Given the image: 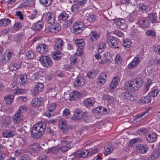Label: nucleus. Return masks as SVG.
<instances>
[{
  "label": "nucleus",
  "mask_w": 160,
  "mask_h": 160,
  "mask_svg": "<svg viewBox=\"0 0 160 160\" xmlns=\"http://www.w3.org/2000/svg\"><path fill=\"white\" fill-rule=\"evenodd\" d=\"M26 55L28 58L30 59H32L34 58L35 56L34 52L31 50L27 52Z\"/></svg>",
  "instance_id": "nucleus-54"
},
{
  "label": "nucleus",
  "mask_w": 160,
  "mask_h": 160,
  "mask_svg": "<svg viewBox=\"0 0 160 160\" xmlns=\"http://www.w3.org/2000/svg\"><path fill=\"white\" fill-rule=\"evenodd\" d=\"M71 143L70 141H62L60 145L49 149V152L56 154L60 150L62 152H66L71 148Z\"/></svg>",
  "instance_id": "nucleus-3"
},
{
  "label": "nucleus",
  "mask_w": 160,
  "mask_h": 160,
  "mask_svg": "<svg viewBox=\"0 0 160 160\" xmlns=\"http://www.w3.org/2000/svg\"><path fill=\"white\" fill-rule=\"evenodd\" d=\"M37 51L41 53L45 54L48 50L47 45L44 44H40L37 48Z\"/></svg>",
  "instance_id": "nucleus-15"
},
{
  "label": "nucleus",
  "mask_w": 160,
  "mask_h": 160,
  "mask_svg": "<svg viewBox=\"0 0 160 160\" xmlns=\"http://www.w3.org/2000/svg\"><path fill=\"white\" fill-rule=\"evenodd\" d=\"M45 17L46 21L48 23H53L55 21V15L53 12H48L46 13Z\"/></svg>",
  "instance_id": "nucleus-7"
},
{
  "label": "nucleus",
  "mask_w": 160,
  "mask_h": 160,
  "mask_svg": "<svg viewBox=\"0 0 160 160\" xmlns=\"http://www.w3.org/2000/svg\"><path fill=\"white\" fill-rule=\"evenodd\" d=\"M50 28V32L56 33L61 29V28L59 24L57 23L54 25L51 26Z\"/></svg>",
  "instance_id": "nucleus-29"
},
{
  "label": "nucleus",
  "mask_w": 160,
  "mask_h": 160,
  "mask_svg": "<svg viewBox=\"0 0 160 160\" xmlns=\"http://www.w3.org/2000/svg\"><path fill=\"white\" fill-rule=\"evenodd\" d=\"M14 98V96L11 95L5 97L4 100L7 104H10L12 103Z\"/></svg>",
  "instance_id": "nucleus-37"
},
{
  "label": "nucleus",
  "mask_w": 160,
  "mask_h": 160,
  "mask_svg": "<svg viewBox=\"0 0 160 160\" xmlns=\"http://www.w3.org/2000/svg\"><path fill=\"white\" fill-rule=\"evenodd\" d=\"M2 57V61L3 63H6L9 62L10 59L6 53L4 54Z\"/></svg>",
  "instance_id": "nucleus-63"
},
{
  "label": "nucleus",
  "mask_w": 160,
  "mask_h": 160,
  "mask_svg": "<svg viewBox=\"0 0 160 160\" xmlns=\"http://www.w3.org/2000/svg\"><path fill=\"white\" fill-rule=\"evenodd\" d=\"M27 109L25 106H22L20 107L18 110L12 116V120L15 123H18L22 120L23 118L22 114L24 111L26 110Z\"/></svg>",
  "instance_id": "nucleus-4"
},
{
  "label": "nucleus",
  "mask_w": 160,
  "mask_h": 160,
  "mask_svg": "<svg viewBox=\"0 0 160 160\" xmlns=\"http://www.w3.org/2000/svg\"><path fill=\"white\" fill-rule=\"evenodd\" d=\"M11 22V20L8 18H5L0 20V26H8Z\"/></svg>",
  "instance_id": "nucleus-38"
},
{
  "label": "nucleus",
  "mask_w": 160,
  "mask_h": 160,
  "mask_svg": "<svg viewBox=\"0 0 160 160\" xmlns=\"http://www.w3.org/2000/svg\"><path fill=\"white\" fill-rule=\"evenodd\" d=\"M68 19L65 21L64 23L65 25H66L67 27H70L73 22L72 18H69Z\"/></svg>",
  "instance_id": "nucleus-59"
},
{
  "label": "nucleus",
  "mask_w": 160,
  "mask_h": 160,
  "mask_svg": "<svg viewBox=\"0 0 160 160\" xmlns=\"http://www.w3.org/2000/svg\"><path fill=\"white\" fill-rule=\"evenodd\" d=\"M80 95L79 92L77 91H73L69 94L70 99L72 100H73L75 99L78 98Z\"/></svg>",
  "instance_id": "nucleus-36"
},
{
  "label": "nucleus",
  "mask_w": 160,
  "mask_h": 160,
  "mask_svg": "<svg viewBox=\"0 0 160 160\" xmlns=\"http://www.w3.org/2000/svg\"><path fill=\"white\" fill-rule=\"evenodd\" d=\"M159 91L158 89H155L149 92L148 94V96L149 97H154L157 96V95L158 94Z\"/></svg>",
  "instance_id": "nucleus-48"
},
{
  "label": "nucleus",
  "mask_w": 160,
  "mask_h": 160,
  "mask_svg": "<svg viewBox=\"0 0 160 160\" xmlns=\"http://www.w3.org/2000/svg\"><path fill=\"white\" fill-rule=\"evenodd\" d=\"M23 90L19 88H16L13 90V93L14 95L22 93Z\"/></svg>",
  "instance_id": "nucleus-62"
},
{
  "label": "nucleus",
  "mask_w": 160,
  "mask_h": 160,
  "mask_svg": "<svg viewBox=\"0 0 160 160\" xmlns=\"http://www.w3.org/2000/svg\"><path fill=\"white\" fill-rule=\"evenodd\" d=\"M143 83L142 79L138 78L126 81L124 84V87L125 89L132 91L138 90L142 85Z\"/></svg>",
  "instance_id": "nucleus-2"
},
{
  "label": "nucleus",
  "mask_w": 160,
  "mask_h": 160,
  "mask_svg": "<svg viewBox=\"0 0 160 160\" xmlns=\"http://www.w3.org/2000/svg\"><path fill=\"white\" fill-rule=\"evenodd\" d=\"M30 148L33 152L38 153L40 152L41 148L38 143H34L30 145Z\"/></svg>",
  "instance_id": "nucleus-22"
},
{
  "label": "nucleus",
  "mask_w": 160,
  "mask_h": 160,
  "mask_svg": "<svg viewBox=\"0 0 160 160\" xmlns=\"http://www.w3.org/2000/svg\"><path fill=\"white\" fill-rule=\"evenodd\" d=\"M122 97L124 99H126L128 100L132 101L133 100V95L128 92H124L121 94Z\"/></svg>",
  "instance_id": "nucleus-17"
},
{
  "label": "nucleus",
  "mask_w": 160,
  "mask_h": 160,
  "mask_svg": "<svg viewBox=\"0 0 160 160\" xmlns=\"http://www.w3.org/2000/svg\"><path fill=\"white\" fill-rule=\"evenodd\" d=\"M138 7L139 9L142 11H144L146 12L149 11L150 10V7L148 6H145L143 3H140L138 5Z\"/></svg>",
  "instance_id": "nucleus-41"
},
{
  "label": "nucleus",
  "mask_w": 160,
  "mask_h": 160,
  "mask_svg": "<svg viewBox=\"0 0 160 160\" xmlns=\"http://www.w3.org/2000/svg\"><path fill=\"white\" fill-rule=\"evenodd\" d=\"M82 6V5H79L76 3H74V4L72 7V11L73 12L76 13L79 10L80 7Z\"/></svg>",
  "instance_id": "nucleus-47"
},
{
  "label": "nucleus",
  "mask_w": 160,
  "mask_h": 160,
  "mask_svg": "<svg viewBox=\"0 0 160 160\" xmlns=\"http://www.w3.org/2000/svg\"><path fill=\"white\" fill-rule=\"evenodd\" d=\"M20 67L19 64H11L9 67L10 70L12 71H16Z\"/></svg>",
  "instance_id": "nucleus-53"
},
{
  "label": "nucleus",
  "mask_w": 160,
  "mask_h": 160,
  "mask_svg": "<svg viewBox=\"0 0 160 160\" xmlns=\"http://www.w3.org/2000/svg\"><path fill=\"white\" fill-rule=\"evenodd\" d=\"M43 22L42 21H39L37 23L33 24L32 28L35 31H39L42 27Z\"/></svg>",
  "instance_id": "nucleus-27"
},
{
  "label": "nucleus",
  "mask_w": 160,
  "mask_h": 160,
  "mask_svg": "<svg viewBox=\"0 0 160 160\" xmlns=\"http://www.w3.org/2000/svg\"><path fill=\"white\" fill-rule=\"evenodd\" d=\"M91 40L93 41L97 40L99 38L100 34L97 32L93 31L91 32L89 35Z\"/></svg>",
  "instance_id": "nucleus-24"
},
{
  "label": "nucleus",
  "mask_w": 160,
  "mask_h": 160,
  "mask_svg": "<svg viewBox=\"0 0 160 160\" xmlns=\"http://www.w3.org/2000/svg\"><path fill=\"white\" fill-rule=\"evenodd\" d=\"M145 33L148 36L150 37L153 38H155L156 37V32L152 30H146Z\"/></svg>",
  "instance_id": "nucleus-43"
},
{
  "label": "nucleus",
  "mask_w": 160,
  "mask_h": 160,
  "mask_svg": "<svg viewBox=\"0 0 160 160\" xmlns=\"http://www.w3.org/2000/svg\"><path fill=\"white\" fill-rule=\"evenodd\" d=\"M88 154V152L86 149L79 150L74 154V157L76 158L86 157Z\"/></svg>",
  "instance_id": "nucleus-12"
},
{
  "label": "nucleus",
  "mask_w": 160,
  "mask_h": 160,
  "mask_svg": "<svg viewBox=\"0 0 160 160\" xmlns=\"http://www.w3.org/2000/svg\"><path fill=\"white\" fill-rule=\"evenodd\" d=\"M152 84V83L150 80H148L147 82L145 83L144 85L145 87V90L146 92L148 91L150 87Z\"/></svg>",
  "instance_id": "nucleus-58"
},
{
  "label": "nucleus",
  "mask_w": 160,
  "mask_h": 160,
  "mask_svg": "<svg viewBox=\"0 0 160 160\" xmlns=\"http://www.w3.org/2000/svg\"><path fill=\"white\" fill-rule=\"evenodd\" d=\"M99 82L100 84H104L107 78V75L104 73H101L98 76Z\"/></svg>",
  "instance_id": "nucleus-31"
},
{
  "label": "nucleus",
  "mask_w": 160,
  "mask_h": 160,
  "mask_svg": "<svg viewBox=\"0 0 160 160\" xmlns=\"http://www.w3.org/2000/svg\"><path fill=\"white\" fill-rule=\"evenodd\" d=\"M148 17L149 20L152 23L156 22L157 17L156 14L154 13H150L148 15Z\"/></svg>",
  "instance_id": "nucleus-42"
},
{
  "label": "nucleus",
  "mask_w": 160,
  "mask_h": 160,
  "mask_svg": "<svg viewBox=\"0 0 160 160\" xmlns=\"http://www.w3.org/2000/svg\"><path fill=\"white\" fill-rule=\"evenodd\" d=\"M131 41L128 39H125L123 40L122 45L124 47L129 48L131 46Z\"/></svg>",
  "instance_id": "nucleus-51"
},
{
  "label": "nucleus",
  "mask_w": 160,
  "mask_h": 160,
  "mask_svg": "<svg viewBox=\"0 0 160 160\" xmlns=\"http://www.w3.org/2000/svg\"><path fill=\"white\" fill-rule=\"evenodd\" d=\"M2 122L5 125H8L11 123V117L5 116L2 118Z\"/></svg>",
  "instance_id": "nucleus-46"
},
{
  "label": "nucleus",
  "mask_w": 160,
  "mask_h": 160,
  "mask_svg": "<svg viewBox=\"0 0 160 160\" xmlns=\"http://www.w3.org/2000/svg\"><path fill=\"white\" fill-rule=\"evenodd\" d=\"M148 110H146L144 112H143L141 114H138L135 116L136 120L137 121H139L141 119L143 118H142L143 116L145 115V116H147L148 115Z\"/></svg>",
  "instance_id": "nucleus-45"
},
{
  "label": "nucleus",
  "mask_w": 160,
  "mask_h": 160,
  "mask_svg": "<svg viewBox=\"0 0 160 160\" xmlns=\"http://www.w3.org/2000/svg\"><path fill=\"white\" fill-rule=\"evenodd\" d=\"M75 44L76 46L79 48H82L85 45L83 39H77L75 41Z\"/></svg>",
  "instance_id": "nucleus-44"
},
{
  "label": "nucleus",
  "mask_w": 160,
  "mask_h": 160,
  "mask_svg": "<svg viewBox=\"0 0 160 160\" xmlns=\"http://www.w3.org/2000/svg\"><path fill=\"white\" fill-rule=\"evenodd\" d=\"M124 20L122 19H117L114 20V22L117 27L123 30L125 28L126 25Z\"/></svg>",
  "instance_id": "nucleus-13"
},
{
  "label": "nucleus",
  "mask_w": 160,
  "mask_h": 160,
  "mask_svg": "<svg viewBox=\"0 0 160 160\" xmlns=\"http://www.w3.org/2000/svg\"><path fill=\"white\" fill-rule=\"evenodd\" d=\"M64 42L60 38H58L56 40L54 49L56 50H60L62 49L63 46Z\"/></svg>",
  "instance_id": "nucleus-21"
},
{
  "label": "nucleus",
  "mask_w": 160,
  "mask_h": 160,
  "mask_svg": "<svg viewBox=\"0 0 160 160\" xmlns=\"http://www.w3.org/2000/svg\"><path fill=\"white\" fill-rule=\"evenodd\" d=\"M106 44L105 43L102 42L99 43L98 46V51L99 52H102Z\"/></svg>",
  "instance_id": "nucleus-60"
},
{
  "label": "nucleus",
  "mask_w": 160,
  "mask_h": 160,
  "mask_svg": "<svg viewBox=\"0 0 160 160\" xmlns=\"http://www.w3.org/2000/svg\"><path fill=\"white\" fill-rule=\"evenodd\" d=\"M96 19V17L93 14H88L86 16V19L90 22H94Z\"/></svg>",
  "instance_id": "nucleus-49"
},
{
  "label": "nucleus",
  "mask_w": 160,
  "mask_h": 160,
  "mask_svg": "<svg viewBox=\"0 0 160 160\" xmlns=\"http://www.w3.org/2000/svg\"><path fill=\"white\" fill-rule=\"evenodd\" d=\"M114 33L115 35L120 37L123 36L124 35L123 33L118 30H116L114 31Z\"/></svg>",
  "instance_id": "nucleus-64"
},
{
  "label": "nucleus",
  "mask_w": 160,
  "mask_h": 160,
  "mask_svg": "<svg viewBox=\"0 0 160 160\" xmlns=\"http://www.w3.org/2000/svg\"><path fill=\"white\" fill-rule=\"evenodd\" d=\"M139 24L142 27H146L149 25L148 21L146 18L142 17L138 21Z\"/></svg>",
  "instance_id": "nucleus-30"
},
{
  "label": "nucleus",
  "mask_w": 160,
  "mask_h": 160,
  "mask_svg": "<svg viewBox=\"0 0 160 160\" xmlns=\"http://www.w3.org/2000/svg\"><path fill=\"white\" fill-rule=\"evenodd\" d=\"M59 20L65 21L69 18V15L65 12H62L58 17Z\"/></svg>",
  "instance_id": "nucleus-33"
},
{
  "label": "nucleus",
  "mask_w": 160,
  "mask_h": 160,
  "mask_svg": "<svg viewBox=\"0 0 160 160\" xmlns=\"http://www.w3.org/2000/svg\"><path fill=\"white\" fill-rule=\"evenodd\" d=\"M142 141V140L140 138H135L131 140L130 141L129 144L130 146H132L133 144L140 143Z\"/></svg>",
  "instance_id": "nucleus-52"
},
{
  "label": "nucleus",
  "mask_w": 160,
  "mask_h": 160,
  "mask_svg": "<svg viewBox=\"0 0 160 160\" xmlns=\"http://www.w3.org/2000/svg\"><path fill=\"white\" fill-rule=\"evenodd\" d=\"M58 123L59 127L62 131H64L68 129L69 127L67 126L66 121L64 119L62 118L59 119Z\"/></svg>",
  "instance_id": "nucleus-16"
},
{
  "label": "nucleus",
  "mask_w": 160,
  "mask_h": 160,
  "mask_svg": "<svg viewBox=\"0 0 160 160\" xmlns=\"http://www.w3.org/2000/svg\"><path fill=\"white\" fill-rule=\"evenodd\" d=\"M83 26V24L82 23L74 22L73 27L71 29V32L76 34L81 33L82 31Z\"/></svg>",
  "instance_id": "nucleus-6"
},
{
  "label": "nucleus",
  "mask_w": 160,
  "mask_h": 160,
  "mask_svg": "<svg viewBox=\"0 0 160 160\" xmlns=\"http://www.w3.org/2000/svg\"><path fill=\"white\" fill-rule=\"evenodd\" d=\"M15 134V132L14 131L7 129L3 131L2 136L4 138H11L14 136Z\"/></svg>",
  "instance_id": "nucleus-14"
},
{
  "label": "nucleus",
  "mask_w": 160,
  "mask_h": 160,
  "mask_svg": "<svg viewBox=\"0 0 160 160\" xmlns=\"http://www.w3.org/2000/svg\"><path fill=\"white\" fill-rule=\"evenodd\" d=\"M108 43L109 46H111L113 48H118L117 40L115 38L112 37L108 41Z\"/></svg>",
  "instance_id": "nucleus-20"
},
{
  "label": "nucleus",
  "mask_w": 160,
  "mask_h": 160,
  "mask_svg": "<svg viewBox=\"0 0 160 160\" xmlns=\"http://www.w3.org/2000/svg\"><path fill=\"white\" fill-rule=\"evenodd\" d=\"M87 0H74V3L79 5L83 6L86 2Z\"/></svg>",
  "instance_id": "nucleus-61"
},
{
  "label": "nucleus",
  "mask_w": 160,
  "mask_h": 160,
  "mask_svg": "<svg viewBox=\"0 0 160 160\" xmlns=\"http://www.w3.org/2000/svg\"><path fill=\"white\" fill-rule=\"evenodd\" d=\"M98 71L95 70H92L88 72L87 73V77L89 78H92L96 77L98 73Z\"/></svg>",
  "instance_id": "nucleus-34"
},
{
  "label": "nucleus",
  "mask_w": 160,
  "mask_h": 160,
  "mask_svg": "<svg viewBox=\"0 0 160 160\" xmlns=\"http://www.w3.org/2000/svg\"><path fill=\"white\" fill-rule=\"evenodd\" d=\"M84 84V81L82 78H77L74 82L75 86L81 87L83 86Z\"/></svg>",
  "instance_id": "nucleus-35"
},
{
  "label": "nucleus",
  "mask_w": 160,
  "mask_h": 160,
  "mask_svg": "<svg viewBox=\"0 0 160 160\" xmlns=\"http://www.w3.org/2000/svg\"><path fill=\"white\" fill-rule=\"evenodd\" d=\"M42 99L41 98H35L32 101L31 104L33 107L39 106L41 104Z\"/></svg>",
  "instance_id": "nucleus-28"
},
{
  "label": "nucleus",
  "mask_w": 160,
  "mask_h": 160,
  "mask_svg": "<svg viewBox=\"0 0 160 160\" xmlns=\"http://www.w3.org/2000/svg\"><path fill=\"white\" fill-rule=\"evenodd\" d=\"M146 138L148 142L152 143L155 142L158 137L157 135L155 133L146 134Z\"/></svg>",
  "instance_id": "nucleus-11"
},
{
  "label": "nucleus",
  "mask_w": 160,
  "mask_h": 160,
  "mask_svg": "<svg viewBox=\"0 0 160 160\" xmlns=\"http://www.w3.org/2000/svg\"><path fill=\"white\" fill-rule=\"evenodd\" d=\"M101 107V108H100V110L99 111V113L101 114V115H103L109 113L110 111L109 109L103 107Z\"/></svg>",
  "instance_id": "nucleus-57"
},
{
  "label": "nucleus",
  "mask_w": 160,
  "mask_h": 160,
  "mask_svg": "<svg viewBox=\"0 0 160 160\" xmlns=\"http://www.w3.org/2000/svg\"><path fill=\"white\" fill-rule=\"evenodd\" d=\"M81 119L82 120L85 122L89 121L90 119V116L89 114L87 112H83V114Z\"/></svg>",
  "instance_id": "nucleus-50"
},
{
  "label": "nucleus",
  "mask_w": 160,
  "mask_h": 160,
  "mask_svg": "<svg viewBox=\"0 0 160 160\" xmlns=\"http://www.w3.org/2000/svg\"><path fill=\"white\" fill-rule=\"evenodd\" d=\"M44 85L43 83H38L34 86V91L36 93L41 92L43 88Z\"/></svg>",
  "instance_id": "nucleus-26"
},
{
  "label": "nucleus",
  "mask_w": 160,
  "mask_h": 160,
  "mask_svg": "<svg viewBox=\"0 0 160 160\" xmlns=\"http://www.w3.org/2000/svg\"><path fill=\"white\" fill-rule=\"evenodd\" d=\"M119 82L120 79L118 77H116L113 78L109 84L110 89L112 92L114 91L119 85Z\"/></svg>",
  "instance_id": "nucleus-8"
},
{
  "label": "nucleus",
  "mask_w": 160,
  "mask_h": 160,
  "mask_svg": "<svg viewBox=\"0 0 160 160\" xmlns=\"http://www.w3.org/2000/svg\"><path fill=\"white\" fill-rule=\"evenodd\" d=\"M94 100L91 98H88L86 99L84 102V105L87 107L92 106L94 103Z\"/></svg>",
  "instance_id": "nucleus-39"
},
{
  "label": "nucleus",
  "mask_w": 160,
  "mask_h": 160,
  "mask_svg": "<svg viewBox=\"0 0 160 160\" xmlns=\"http://www.w3.org/2000/svg\"><path fill=\"white\" fill-rule=\"evenodd\" d=\"M40 3L45 6H48L51 4V0H39Z\"/></svg>",
  "instance_id": "nucleus-56"
},
{
  "label": "nucleus",
  "mask_w": 160,
  "mask_h": 160,
  "mask_svg": "<svg viewBox=\"0 0 160 160\" xmlns=\"http://www.w3.org/2000/svg\"><path fill=\"white\" fill-rule=\"evenodd\" d=\"M39 60L42 65L45 67H50L53 64V62L49 57L47 56H42L40 57Z\"/></svg>",
  "instance_id": "nucleus-5"
},
{
  "label": "nucleus",
  "mask_w": 160,
  "mask_h": 160,
  "mask_svg": "<svg viewBox=\"0 0 160 160\" xmlns=\"http://www.w3.org/2000/svg\"><path fill=\"white\" fill-rule=\"evenodd\" d=\"M160 156V150L159 149L157 150H155L153 151L151 155V158L152 159H155Z\"/></svg>",
  "instance_id": "nucleus-40"
},
{
  "label": "nucleus",
  "mask_w": 160,
  "mask_h": 160,
  "mask_svg": "<svg viewBox=\"0 0 160 160\" xmlns=\"http://www.w3.org/2000/svg\"><path fill=\"white\" fill-rule=\"evenodd\" d=\"M56 104L55 103H52L50 104L48 108V110L46 113V115L48 117H51L53 116V114L51 113L55 109L56 107Z\"/></svg>",
  "instance_id": "nucleus-19"
},
{
  "label": "nucleus",
  "mask_w": 160,
  "mask_h": 160,
  "mask_svg": "<svg viewBox=\"0 0 160 160\" xmlns=\"http://www.w3.org/2000/svg\"><path fill=\"white\" fill-rule=\"evenodd\" d=\"M135 149L139 151L140 153H145L148 150V148L146 145L138 144L135 147Z\"/></svg>",
  "instance_id": "nucleus-18"
},
{
  "label": "nucleus",
  "mask_w": 160,
  "mask_h": 160,
  "mask_svg": "<svg viewBox=\"0 0 160 160\" xmlns=\"http://www.w3.org/2000/svg\"><path fill=\"white\" fill-rule=\"evenodd\" d=\"M113 150V148L111 145H108L106 146L104 148V153L105 156H107L111 153Z\"/></svg>",
  "instance_id": "nucleus-25"
},
{
  "label": "nucleus",
  "mask_w": 160,
  "mask_h": 160,
  "mask_svg": "<svg viewBox=\"0 0 160 160\" xmlns=\"http://www.w3.org/2000/svg\"><path fill=\"white\" fill-rule=\"evenodd\" d=\"M27 76L24 75H21L18 77L16 80V82L17 84H21L25 83L27 81Z\"/></svg>",
  "instance_id": "nucleus-23"
},
{
  "label": "nucleus",
  "mask_w": 160,
  "mask_h": 160,
  "mask_svg": "<svg viewBox=\"0 0 160 160\" xmlns=\"http://www.w3.org/2000/svg\"><path fill=\"white\" fill-rule=\"evenodd\" d=\"M52 58L55 60H58L62 58L61 52L60 51L53 52L51 55Z\"/></svg>",
  "instance_id": "nucleus-32"
},
{
  "label": "nucleus",
  "mask_w": 160,
  "mask_h": 160,
  "mask_svg": "<svg viewBox=\"0 0 160 160\" xmlns=\"http://www.w3.org/2000/svg\"><path fill=\"white\" fill-rule=\"evenodd\" d=\"M151 99L148 96L142 97L141 99V101L142 103H148L151 101Z\"/></svg>",
  "instance_id": "nucleus-55"
},
{
  "label": "nucleus",
  "mask_w": 160,
  "mask_h": 160,
  "mask_svg": "<svg viewBox=\"0 0 160 160\" xmlns=\"http://www.w3.org/2000/svg\"><path fill=\"white\" fill-rule=\"evenodd\" d=\"M83 114V112L79 109H77L74 111V114L72 117V120H77L81 119Z\"/></svg>",
  "instance_id": "nucleus-9"
},
{
  "label": "nucleus",
  "mask_w": 160,
  "mask_h": 160,
  "mask_svg": "<svg viewBox=\"0 0 160 160\" xmlns=\"http://www.w3.org/2000/svg\"><path fill=\"white\" fill-rule=\"evenodd\" d=\"M46 128V124L44 122H39L36 123L32 128L31 137L35 139L40 138L44 134Z\"/></svg>",
  "instance_id": "nucleus-1"
},
{
  "label": "nucleus",
  "mask_w": 160,
  "mask_h": 160,
  "mask_svg": "<svg viewBox=\"0 0 160 160\" xmlns=\"http://www.w3.org/2000/svg\"><path fill=\"white\" fill-rule=\"evenodd\" d=\"M141 60L140 58L135 57L128 65V68L129 69H132L136 67L140 62Z\"/></svg>",
  "instance_id": "nucleus-10"
}]
</instances>
